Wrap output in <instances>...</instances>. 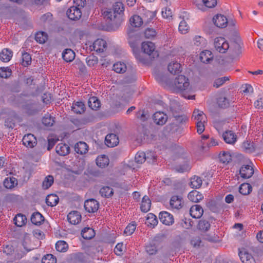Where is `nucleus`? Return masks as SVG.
I'll return each instance as SVG.
<instances>
[{
	"mask_svg": "<svg viewBox=\"0 0 263 263\" xmlns=\"http://www.w3.org/2000/svg\"><path fill=\"white\" fill-rule=\"evenodd\" d=\"M172 87L176 90L182 92V96L184 98L187 99H195L194 95L187 96L183 92V91L190 92L192 90L191 87L190 86L189 79L185 76L180 75L176 78L172 84Z\"/></svg>",
	"mask_w": 263,
	"mask_h": 263,
	"instance_id": "1",
	"label": "nucleus"
},
{
	"mask_svg": "<svg viewBox=\"0 0 263 263\" xmlns=\"http://www.w3.org/2000/svg\"><path fill=\"white\" fill-rule=\"evenodd\" d=\"M214 47L220 53H225L229 48V44L226 39L218 37L214 40Z\"/></svg>",
	"mask_w": 263,
	"mask_h": 263,
	"instance_id": "2",
	"label": "nucleus"
},
{
	"mask_svg": "<svg viewBox=\"0 0 263 263\" xmlns=\"http://www.w3.org/2000/svg\"><path fill=\"white\" fill-rule=\"evenodd\" d=\"M104 18L108 21V23L114 26V28L111 30H116L120 25L121 22H117V19L115 18V13L111 9H108L104 11L103 13Z\"/></svg>",
	"mask_w": 263,
	"mask_h": 263,
	"instance_id": "3",
	"label": "nucleus"
},
{
	"mask_svg": "<svg viewBox=\"0 0 263 263\" xmlns=\"http://www.w3.org/2000/svg\"><path fill=\"white\" fill-rule=\"evenodd\" d=\"M67 15L71 20H79L81 17L82 10L79 7L71 6L67 10Z\"/></svg>",
	"mask_w": 263,
	"mask_h": 263,
	"instance_id": "4",
	"label": "nucleus"
},
{
	"mask_svg": "<svg viewBox=\"0 0 263 263\" xmlns=\"http://www.w3.org/2000/svg\"><path fill=\"white\" fill-rule=\"evenodd\" d=\"M112 11L115 13V18L117 22H122V13L124 11L123 4L121 2H117L114 6Z\"/></svg>",
	"mask_w": 263,
	"mask_h": 263,
	"instance_id": "5",
	"label": "nucleus"
},
{
	"mask_svg": "<svg viewBox=\"0 0 263 263\" xmlns=\"http://www.w3.org/2000/svg\"><path fill=\"white\" fill-rule=\"evenodd\" d=\"M222 137L226 143L233 145L237 141V136L232 130H226L222 134Z\"/></svg>",
	"mask_w": 263,
	"mask_h": 263,
	"instance_id": "6",
	"label": "nucleus"
},
{
	"mask_svg": "<svg viewBox=\"0 0 263 263\" xmlns=\"http://www.w3.org/2000/svg\"><path fill=\"white\" fill-rule=\"evenodd\" d=\"M213 22L217 27L223 28L227 26L228 19L223 15L217 14L213 17Z\"/></svg>",
	"mask_w": 263,
	"mask_h": 263,
	"instance_id": "7",
	"label": "nucleus"
},
{
	"mask_svg": "<svg viewBox=\"0 0 263 263\" xmlns=\"http://www.w3.org/2000/svg\"><path fill=\"white\" fill-rule=\"evenodd\" d=\"M23 144L27 147L33 148L37 144L36 137L31 134L25 135L22 140Z\"/></svg>",
	"mask_w": 263,
	"mask_h": 263,
	"instance_id": "8",
	"label": "nucleus"
},
{
	"mask_svg": "<svg viewBox=\"0 0 263 263\" xmlns=\"http://www.w3.org/2000/svg\"><path fill=\"white\" fill-rule=\"evenodd\" d=\"M84 208L89 213H95L99 208V202L93 199L87 200L84 203Z\"/></svg>",
	"mask_w": 263,
	"mask_h": 263,
	"instance_id": "9",
	"label": "nucleus"
},
{
	"mask_svg": "<svg viewBox=\"0 0 263 263\" xmlns=\"http://www.w3.org/2000/svg\"><path fill=\"white\" fill-rule=\"evenodd\" d=\"M159 219L162 223L168 226L172 224L174 222L173 216L165 211L160 213Z\"/></svg>",
	"mask_w": 263,
	"mask_h": 263,
	"instance_id": "10",
	"label": "nucleus"
},
{
	"mask_svg": "<svg viewBox=\"0 0 263 263\" xmlns=\"http://www.w3.org/2000/svg\"><path fill=\"white\" fill-rule=\"evenodd\" d=\"M141 49L145 53L151 55L156 52L155 44L151 42H144L141 44Z\"/></svg>",
	"mask_w": 263,
	"mask_h": 263,
	"instance_id": "11",
	"label": "nucleus"
},
{
	"mask_svg": "<svg viewBox=\"0 0 263 263\" xmlns=\"http://www.w3.org/2000/svg\"><path fill=\"white\" fill-rule=\"evenodd\" d=\"M92 47L96 52H103L107 48V43L105 40L98 39L94 42Z\"/></svg>",
	"mask_w": 263,
	"mask_h": 263,
	"instance_id": "12",
	"label": "nucleus"
},
{
	"mask_svg": "<svg viewBox=\"0 0 263 263\" xmlns=\"http://www.w3.org/2000/svg\"><path fill=\"white\" fill-rule=\"evenodd\" d=\"M67 220L71 224L76 225L81 221V215L78 211H72L67 215Z\"/></svg>",
	"mask_w": 263,
	"mask_h": 263,
	"instance_id": "13",
	"label": "nucleus"
},
{
	"mask_svg": "<svg viewBox=\"0 0 263 263\" xmlns=\"http://www.w3.org/2000/svg\"><path fill=\"white\" fill-rule=\"evenodd\" d=\"M105 142L107 146L114 147L119 143L118 137L115 134H108L105 137Z\"/></svg>",
	"mask_w": 263,
	"mask_h": 263,
	"instance_id": "14",
	"label": "nucleus"
},
{
	"mask_svg": "<svg viewBox=\"0 0 263 263\" xmlns=\"http://www.w3.org/2000/svg\"><path fill=\"white\" fill-rule=\"evenodd\" d=\"M154 122L158 125H163L167 119V116L163 112L158 111L155 112L153 115Z\"/></svg>",
	"mask_w": 263,
	"mask_h": 263,
	"instance_id": "15",
	"label": "nucleus"
},
{
	"mask_svg": "<svg viewBox=\"0 0 263 263\" xmlns=\"http://www.w3.org/2000/svg\"><path fill=\"white\" fill-rule=\"evenodd\" d=\"M148 155L152 156L153 158H154V154L152 152H147L146 154L144 152H138L135 156V161L137 163L141 164L146 160H149Z\"/></svg>",
	"mask_w": 263,
	"mask_h": 263,
	"instance_id": "16",
	"label": "nucleus"
},
{
	"mask_svg": "<svg viewBox=\"0 0 263 263\" xmlns=\"http://www.w3.org/2000/svg\"><path fill=\"white\" fill-rule=\"evenodd\" d=\"M170 203L172 208L180 209L182 207L183 202L180 196H173L171 198Z\"/></svg>",
	"mask_w": 263,
	"mask_h": 263,
	"instance_id": "17",
	"label": "nucleus"
},
{
	"mask_svg": "<svg viewBox=\"0 0 263 263\" xmlns=\"http://www.w3.org/2000/svg\"><path fill=\"white\" fill-rule=\"evenodd\" d=\"M191 216L194 218H199L203 213V210L199 205H193L190 211Z\"/></svg>",
	"mask_w": 263,
	"mask_h": 263,
	"instance_id": "18",
	"label": "nucleus"
},
{
	"mask_svg": "<svg viewBox=\"0 0 263 263\" xmlns=\"http://www.w3.org/2000/svg\"><path fill=\"white\" fill-rule=\"evenodd\" d=\"M239 172L241 177L246 179L251 177L253 174L254 171L252 166L247 165L242 166Z\"/></svg>",
	"mask_w": 263,
	"mask_h": 263,
	"instance_id": "19",
	"label": "nucleus"
},
{
	"mask_svg": "<svg viewBox=\"0 0 263 263\" xmlns=\"http://www.w3.org/2000/svg\"><path fill=\"white\" fill-rule=\"evenodd\" d=\"M192 119L195 121L196 123L198 122H206V121L205 115L202 111L199 110L198 109L194 110Z\"/></svg>",
	"mask_w": 263,
	"mask_h": 263,
	"instance_id": "20",
	"label": "nucleus"
},
{
	"mask_svg": "<svg viewBox=\"0 0 263 263\" xmlns=\"http://www.w3.org/2000/svg\"><path fill=\"white\" fill-rule=\"evenodd\" d=\"M239 256L242 263H256L252 255L246 251H240Z\"/></svg>",
	"mask_w": 263,
	"mask_h": 263,
	"instance_id": "21",
	"label": "nucleus"
},
{
	"mask_svg": "<svg viewBox=\"0 0 263 263\" xmlns=\"http://www.w3.org/2000/svg\"><path fill=\"white\" fill-rule=\"evenodd\" d=\"M153 74L155 77L156 81L162 85L167 84L168 83L167 77L163 72L155 70L153 72Z\"/></svg>",
	"mask_w": 263,
	"mask_h": 263,
	"instance_id": "22",
	"label": "nucleus"
},
{
	"mask_svg": "<svg viewBox=\"0 0 263 263\" xmlns=\"http://www.w3.org/2000/svg\"><path fill=\"white\" fill-rule=\"evenodd\" d=\"M189 199L193 202H198L203 198V196L199 192L194 190L188 194Z\"/></svg>",
	"mask_w": 263,
	"mask_h": 263,
	"instance_id": "23",
	"label": "nucleus"
},
{
	"mask_svg": "<svg viewBox=\"0 0 263 263\" xmlns=\"http://www.w3.org/2000/svg\"><path fill=\"white\" fill-rule=\"evenodd\" d=\"M56 152L61 156H65L70 152L69 146L66 144L59 143L55 148Z\"/></svg>",
	"mask_w": 263,
	"mask_h": 263,
	"instance_id": "24",
	"label": "nucleus"
},
{
	"mask_svg": "<svg viewBox=\"0 0 263 263\" xmlns=\"http://www.w3.org/2000/svg\"><path fill=\"white\" fill-rule=\"evenodd\" d=\"M151 206V200L147 196H144L142 198L140 205V209L141 211L145 213L149 211Z\"/></svg>",
	"mask_w": 263,
	"mask_h": 263,
	"instance_id": "25",
	"label": "nucleus"
},
{
	"mask_svg": "<svg viewBox=\"0 0 263 263\" xmlns=\"http://www.w3.org/2000/svg\"><path fill=\"white\" fill-rule=\"evenodd\" d=\"M88 146L87 144L84 142H78L74 145L75 152L81 155L85 154L88 151Z\"/></svg>",
	"mask_w": 263,
	"mask_h": 263,
	"instance_id": "26",
	"label": "nucleus"
},
{
	"mask_svg": "<svg viewBox=\"0 0 263 263\" xmlns=\"http://www.w3.org/2000/svg\"><path fill=\"white\" fill-rule=\"evenodd\" d=\"M168 70L174 74L179 73L181 71V65L177 62H171L168 65Z\"/></svg>",
	"mask_w": 263,
	"mask_h": 263,
	"instance_id": "27",
	"label": "nucleus"
},
{
	"mask_svg": "<svg viewBox=\"0 0 263 263\" xmlns=\"http://www.w3.org/2000/svg\"><path fill=\"white\" fill-rule=\"evenodd\" d=\"M213 56L211 51L205 50L202 51L200 54V59L204 63H209L213 60Z\"/></svg>",
	"mask_w": 263,
	"mask_h": 263,
	"instance_id": "28",
	"label": "nucleus"
},
{
	"mask_svg": "<svg viewBox=\"0 0 263 263\" xmlns=\"http://www.w3.org/2000/svg\"><path fill=\"white\" fill-rule=\"evenodd\" d=\"M109 159L105 155L99 156L96 159V164L100 167H105L109 164Z\"/></svg>",
	"mask_w": 263,
	"mask_h": 263,
	"instance_id": "29",
	"label": "nucleus"
},
{
	"mask_svg": "<svg viewBox=\"0 0 263 263\" xmlns=\"http://www.w3.org/2000/svg\"><path fill=\"white\" fill-rule=\"evenodd\" d=\"M12 51L8 49H4L0 53V59L4 62L9 61L12 57Z\"/></svg>",
	"mask_w": 263,
	"mask_h": 263,
	"instance_id": "30",
	"label": "nucleus"
},
{
	"mask_svg": "<svg viewBox=\"0 0 263 263\" xmlns=\"http://www.w3.org/2000/svg\"><path fill=\"white\" fill-rule=\"evenodd\" d=\"M129 21L131 26L134 27H139L144 22L143 19L137 15H133L130 18Z\"/></svg>",
	"mask_w": 263,
	"mask_h": 263,
	"instance_id": "31",
	"label": "nucleus"
},
{
	"mask_svg": "<svg viewBox=\"0 0 263 263\" xmlns=\"http://www.w3.org/2000/svg\"><path fill=\"white\" fill-rule=\"evenodd\" d=\"M112 69L117 73H123L126 71L127 67L124 62H118L114 64Z\"/></svg>",
	"mask_w": 263,
	"mask_h": 263,
	"instance_id": "32",
	"label": "nucleus"
},
{
	"mask_svg": "<svg viewBox=\"0 0 263 263\" xmlns=\"http://www.w3.org/2000/svg\"><path fill=\"white\" fill-rule=\"evenodd\" d=\"M62 57L64 61L67 62L72 61L74 57V52L70 49H65L62 53Z\"/></svg>",
	"mask_w": 263,
	"mask_h": 263,
	"instance_id": "33",
	"label": "nucleus"
},
{
	"mask_svg": "<svg viewBox=\"0 0 263 263\" xmlns=\"http://www.w3.org/2000/svg\"><path fill=\"white\" fill-rule=\"evenodd\" d=\"M31 221L35 225H40L44 221V217L39 212H35L31 215Z\"/></svg>",
	"mask_w": 263,
	"mask_h": 263,
	"instance_id": "34",
	"label": "nucleus"
},
{
	"mask_svg": "<svg viewBox=\"0 0 263 263\" xmlns=\"http://www.w3.org/2000/svg\"><path fill=\"white\" fill-rule=\"evenodd\" d=\"M85 105L82 102H77L73 104L71 110L76 114H81L84 111Z\"/></svg>",
	"mask_w": 263,
	"mask_h": 263,
	"instance_id": "35",
	"label": "nucleus"
},
{
	"mask_svg": "<svg viewBox=\"0 0 263 263\" xmlns=\"http://www.w3.org/2000/svg\"><path fill=\"white\" fill-rule=\"evenodd\" d=\"M81 234L83 238L85 239H90L95 235L94 230L90 228H85L82 230Z\"/></svg>",
	"mask_w": 263,
	"mask_h": 263,
	"instance_id": "36",
	"label": "nucleus"
},
{
	"mask_svg": "<svg viewBox=\"0 0 263 263\" xmlns=\"http://www.w3.org/2000/svg\"><path fill=\"white\" fill-rule=\"evenodd\" d=\"M13 220L16 226L21 227L26 223L27 218L25 216L21 214H18L15 216Z\"/></svg>",
	"mask_w": 263,
	"mask_h": 263,
	"instance_id": "37",
	"label": "nucleus"
},
{
	"mask_svg": "<svg viewBox=\"0 0 263 263\" xmlns=\"http://www.w3.org/2000/svg\"><path fill=\"white\" fill-rule=\"evenodd\" d=\"M46 202L48 206H55L59 202V197L54 194L48 195L46 199Z\"/></svg>",
	"mask_w": 263,
	"mask_h": 263,
	"instance_id": "38",
	"label": "nucleus"
},
{
	"mask_svg": "<svg viewBox=\"0 0 263 263\" xmlns=\"http://www.w3.org/2000/svg\"><path fill=\"white\" fill-rule=\"evenodd\" d=\"M145 223L148 226L154 227L158 223V219L156 215L153 213H148L147 215V218Z\"/></svg>",
	"mask_w": 263,
	"mask_h": 263,
	"instance_id": "39",
	"label": "nucleus"
},
{
	"mask_svg": "<svg viewBox=\"0 0 263 263\" xmlns=\"http://www.w3.org/2000/svg\"><path fill=\"white\" fill-rule=\"evenodd\" d=\"M88 104L93 110H97L100 107V102L96 97H90L88 100Z\"/></svg>",
	"mask_w": 263,
	"mask_h": 263,
	"instance_id": "40",
	"label": "nucleus"
},
{
	"mask_svg": "<svg viewBox=\"0 0 263 263\" xmlns=\"http://www.w3.org/2000/svg\"><path fill=\"white\" fill-rule=\"evenodd\" d=\"M202 183V181L200 177L194 176L191 179L190 186L192 188L198 189Z\"/></svg>",
	"mask_w": 263,
	"mask_h": 263,
	"instance_id": "41",
	"label": "nucleus"
},
{
	"mask_svg": "<svg viewBox=\"0 0 263 263\" xmlns=\"http://www.w3.org/2000/svg\"><path fill=\"white\" fill-rule=\"evenodd\" d=\"M194 44L197 46L204 47L206 45V40L202 36L196 35L193 39Z\"/></svg>",
	"mask_w": 263,
	"mask_h": 263,
	"instance_id": "42",
	"label": "nucleus"
},
{
	"mask_svg": "<svg viewBox=\"0 0 263 263\" xmlns=\"http://www.w3.org/2000/svg\"><path fill=\"white\" fill-rule=\"evenodd\" d=\"M219 158L220 161L224 164L229 163L232 160L231 154L227 152H223L220 153Z\"/></svg>",
	"mask_w": 263,
	"mask_h": 263,
	"instance_id": "43",
	"label": "nucleus"
},
{
	"mask_svg": "<svg viewBox=\"0 0 263 263\" xmlns=\"http://www.w3.org/2000/svg\"><path fill=\"white\" fill-rule=\"evenodd\" d=\"M17 183V180L14 177H8L4 181V185L7 189H12L14 187Z\"/></svg>",
	"mask_w": 263,
	"mask_h": 263,
	"instance_id": "44",
	"label": "nucleus"
},
{
	"mask_svg": "<svg viewBox=\"0 0 263 263\" xmlns=\"http://www.w3.org/2000/svg\"><path fill=\"white\" fill-rule=\"evenodd\" d=\"M251 191L252 186L249 183H243L239 188V193L243 195L249 194Z\"/></svg>",
	"mask_w": 263,
	"mask_h": 263,
	"instance_id": "45",
	"label": "nucleus"
},
{
	"mask_svg": "<svg viewBox=\"0 0 263 263\" xmlns=\"http://www.w3.org/2000/svg\"><path fill=\"white\" fill-rule=\"evenodd\" d=\"M35 39L37 42L43 44L47 40L48 35L46 33L43 31H40L36 33Z\"/></svg>",
	"mask_w": 263,
	"mask_h": 263,
	"instance_id": "46",
	"label": "nucleus"
},
{
	"mask_svg": "<svg viewBox=\"0 0 263 263\" xmlns=\"http://www.w3.org/2000/svg\"><path fill=\"white\" fill-rule=\"evenodd\" d=\"M156 14L154 12L151 11H146L143 15V21L146 23H149L155 18Z\"/></svg>",
	"mask_w": 263,
	"mask_h": 263,
	"instance_id": "47",
	"label": "nucleus"
},
{
	"mask_svg": "<svg viewBox=\"0 0 263 263\" xmlns=\"http://www.w3.org/2000/svg\"><path fill=\"white\" fill-rule=\"evenodd\" d=\"M55 248L60 252H65L68 249V245L64 241L59 240L55 244Z\"/></svg>",
	"mask_w": 263,
	"mask_h": 263,
	"instance_id": "48",
	"label": "nucleus"
},
{
	"mask_svg": "<svg viewBox=\"0 0 263 263\" xmlns=\"http://www.w3.org/2000/svg\"><path fill=\"white\" fill-rule=\"evenodd\" d=\"M100 193L102 196L105 197H109L112 195L114 192L113 190L109 186H104L100 190Z\"/></svg>",
	"mask_w": 263,
	"mask_h": 263,
	"instance_id": "49",
	"label": "nucleus"
},
{
	"mask_svg": "<svg viewBox=\"0 0 263 263\" xmlns=\"http://www.w3.org/2000/svg\"><path fill=\"white\" fill-rule=\"evenodd\" d=\"M42 122L46 126H51L54 123V118L50 115H45L42 119Z\"/></svg>",
	"mask_w": 263,
	"mask_h": 263,
	"instance_id": "50",
	"label": "nucleus"
},
{
	"mask_svg": "<svg viewBox=\"0 0 263 263\" xmlns=\"http://www.w3.org/2000/svg\"><path fill=\"white\" fill-rule=\"evenodd\" d=\"M22 64L24 66H27L31 63V57L30 55L27 52L22 53Z\"/></svg>",
	"mask_w": 263,
	"mask_h": 263,
	"instance_id": "51",
	"label": "nucleus"
},
{
	"mask_svg": "<svg viewBox=\"0 0 263 263\" xmlns=\"http://www.w3.org/2000/svg\"><path fill=\"white\" fill-rule=\"evenodd\" d=\"M241 148L247 153H251L254 151L253 143L247 140L242 143Z\"/></svg>",
	"mask_w": 263,
	"mask_h": 263,
	"instance_id": "52",
	"label": "nucleus"
},
{
	"mask_svg": "<svg viewBox=\"0 0 263 263\" xmlns=\"http://www.w3.org/2000/svg\"><path fill=\"white\" fill-rule=\"evenodd\" d=\"M53 183V178L52 176H47L43 182L42 186L44 189H47L51 186Z\"/></svg>",
	"mask_w": 263,
	"mask_h": 263,
	"instance_id": "53",
	"label": "nucleus"
},
{
	"mask_svg": "<svg viewBox=\"0 0 263 263\" xmlns=\"http://www.w3.org/2000/svg\"><path fill=\"white\" fill-rule=\"evenodd\" d=\"M217 103L220 107L227 108L229 106L230 102L227 98L223 97L218 98Z\"/></svg>",
	"mask_w": 263,
	"mask_h": 263,
	"instance_id": "54",
	"label": "nucleus"
},
{
	"mask_svg": "<svg viewBox=\"0 0 263 263\" xmlns=\"http://www.w3.org/2000/svg\"><path fill=\"white\" fill-rule=\"evenodd\" d=\"M189 26L184 21H182L179 24L178 29L181 34H186L189 30Z\"/></svg>",
	"mask_w": 263,
	"mask_h": 263,
	"instance_id": "55",
	"label": "nucleus"
},
{
	"mask_svg": "<svg viewBox=\"0 0 263 263\" xmlns=\"http://www.w3.org/2000/svg\"><path fill=\"white\" fill-rule=\"evenodd\" d=\"M136 224L135 222L129 223L125 229L124 233L127 236L132 235L135 231Z\"/></svg>",
	"mask_w": 263,
	"mask_h": 263,
	"instance_id": "56",
	"label": "nucleus"
},
{
	"mask_svg": "<svg viewBox=\"0 0 263 263\" xmlns=\"http://www.w3.org/2000/svg\"><path fill=\"white\" fill-rule=\"evenodd\" d=\"M42 263H56L57 259L51 254L45 255L42 260Z\"/></svg>",
	"mask_w": 263,
	"mask_h": 263,
	"instance_id": "57",
	"label": "nucleus"
},
{
	"mask_svg": "<svg viewBox=\"0 0 263 263\" xmlns=\"http://www.w3.org/2000/svg\"><path fill=\"white\" fill-rule=\"evenodd\" d=\"M229 80V77H224L222 78L217 79L215 80L213 86L216 88H218L223 85L226 81Z\"/></svg>",
	"mask_w": 263,
	"mask_h": 263,
	"instance_id": "58",
	"label": "nucleus"
},
{
	"mask_svg": "<svg viewBox=\"0 0 263 263\" xmlns=\"http://www.w3.org/2000/svg\"><path fill=\"white\" fill-rule=\"evenodd\" d=\"M198 227L199 229L200 230L203 231H206L209 229L210 227V224L208 221L206 220H201L199 221Z\"/></svg>",
	"mask_w": 263,
	"mask_h": 263,
	"instance_id": "59",
	"label": "nucleus"
},
{
	"mask_svg": "<svg viewBox=\"0 0 263 263\" xmlns=\"http://www.w3.org/2000/svg\"><path fill=\"white\" fill-rule=\"evenodd\" d=\"M11 70L8 67H3L0 69V77L7 78L11 75Z\"/></svg>",
	"mask_w": 263,
	"mask_h": 263,
	"instance_id": "60",
	"label": "nucleus"
},
{
	"mask_svg": "<svg viewBox=\"0 0 263 263\" xmlns=\"http://www.w3.org/2000/svg\"><path fill=\"white\" fill-rule=\"evenodd\" d=\"M87 65L89 67H93L98 63V58L95 56H89L86 59Z\"/></svg>",
	"mask_w": 263,
	"mask_h": 263,
	"instance_id": "61",
	"label": "nucleus"
},
{
	"mask_svg": "<svg viewBox=\"0 0 263 263\" xmlns=\"http://www.w3.org/2000/svg\"><path fill=\"white\" fill-rule=\"evenodd\" d=\"M156 30L152 28H147L144 32L145 37L147 39H152L156 36Z\"/></svg>",
	"mask_w": 263,
	"mask_h": 263,
	"instance_id": "62",
	"label": "nucleus"
},
{
	"mask_svg": "<svg viewBox=\"0 0 263 263\" xmlns=\"http://www.w3.org/2000/svg\"><path fill=\"white\" fill-rule=\"evenodd\" d=\"M202 2L205 7L212 8L216 6L217 0H202Z\"/></svg>",
	"mask_w": 263,
	"mask_h": 263,
	"instance_id": "63",
	"label": "nucleus"
},
{
	"mask_svg": "<svg viewBox=\"0 0 263 263\" xmlns=\"http://www.w3.org/2000/svg\"><path fill=\"white\" fill-rule=\"evenodd\" d=\"M190 168L191 165L188 162H186L183 165L178 166L177 170L180 173H183L184 172L188 171Z\"/></svg>",
	"mask_w": 263,
	"mask_h": 263,
	"instance_id": "64",
	"label": "nucleus"
}]
</instances>
